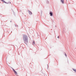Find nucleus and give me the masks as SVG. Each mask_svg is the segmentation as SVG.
<instances>
[{
  "label": "nucleus",
  "mask_w": 76,
  "mask_h": 76,
  "mask_svg": "<svg viewBox=\"0 0 76 76\" xmlns=\"http://www.w3.org/2000/svg\"><path fill=\"white\" fill-rule=\"evenodd\" d=\"M50 15L51 16H53V13L51 12H50Z\"/></svg>",
  "instance_id": "5"
},
{
  "label": "nucleus",
  "mask_w": 76,
  "mask_h": 76,
  "mask_svg": "<svg viewBox=\"0 0 76 76\" xmlns=\"http://www.w3.org/2000/svg\"><path fill=\"white\" fill-rule=\"evenodd\" d=\"M47 66H48V64H47Z\"/></svg>",
  "instance_id": "12"
},
{
  "label": "nucleus",
  "mask_w": 76,
  "mask_h": 76,
  "mask_svg": "<svg viewBox=\"0 0 76 76\" xmlns=\"http://www.w3.org/2000/svg\"><path fill=\"white\" fill-rule=\"evenodd\" d=\"M23 40L24 42L27 45L28 43V36L26 35H24L23 36Z\"/></svg>",
  "instance_id": "1"
},
{
  "label": "nucleus",
  "mask_w": 76,
  "mask_h": 76,
  "mask_svg": "<svg viewBox=\"0 0 76 76\" xmlns=\"http://www.w3.org/2000/svg\"><path fill=\"white\" fill-rule=\"evenodd\" d=\"M12 69L14 72H15V69Z\"/></svg>",
  "instance_id": "10"
},
{
  "label": "nucleus",
  "mask_w": 76,
  "mask_h": 76,
  "mask_svg": "<svg viewBox=\"0 0 76 76\" xmlns=\"http://www.w3.org/2000/svg\"><path fill=\"white\" fill-rule=\"evenodd\" d=\"M58 38H59V36H58Z\"/></svg>",
  "instance_id": "11"
},
{
  "label": "nucleus",
  "mask_w": 76,
  "mask_h": 76,
  "mask_svg": "<svg viewBox=\"0 0 76 76\" xmlns=\"http://www.w3.org/2000/svg\"><path fill=\"white\" fill-rule=\"evenodd\" d=\"M73 70L74 71V72H76V69H73Z\"/></svg>",
  "instance_id": "8"
},
{
  "label": "nucleus",
  "mask_w": 76,
  "mask_h": 76,
  "mask_svg": "<svg viewBox=\"0 0 76 76\" xmlns=\"http://www.w3.org/2000/svg\"><path fill=\"white\" fill-rule=\"evenodd\" d=\"M14 72H15V74H16V75H18V73H17V72H16V71H14Z\"/></svg>",
  "instance_id": "7"
},
{
  "label": "nucleus",
  "mask_w": 76,
  "mask_h": 76,
  "mask_svg": "<svg viewBox=\"0 0 76 76\" xmlns=\"http://www.w3.org/2000/svg\"><path fill=\"white\" fill-rule=\"evenodd\" d=\"M28 12L29 15H32V12H31L29 10H28Z\"/></svg>",
  "instance_id": "2"
},
{
  "label": "nucleus",
  "mask_w": 76,
  "mask_h": 76,
  "mask_svg": "<svg viewBox=\"0 0 76 76\" xmlns=\"http://www.w3.org/2000/svg\"><path fill=\"white\" fill-rule=\"evenodd\" d=\"M66 1H67V0H66Z\"/></svg>",
  "instance_id": "13"
},
{
  "label": "nucleus",
  "mask_w": 76,
  "mask_h": 76,
  "mask_svg": "<svg viewBox=\"0 0 76 76\" xmlns=\"http://www.w3.org/2000/svg\"><path fill=\"white\" fill-rule=\"evenodd\" d=\"M62 4H64V0H60Z\"/></svg>",
  "instance_id": "3"
},
{
  "label": "nucleus",
  "mask_w": 76,
  "mask_h": 76,
  "mask_svg": "<svg viewBox=\"0 0 76 76\" xmlns=\"http://www.w3.org/2000/svg\"><path fill=\"white\" fill-rule=\"evenodd\" d=\"M65 56H66V57H67V55H66V53H65Z\"/></svg>",
  "instance_id": "9"
},
{
  "label": "nucleus",
  "mask_w": 76,
  "mask_h": 76,
  "mask_svg": "<svg viewBox=\"0 0 76 76\" xmlns=\"http://www.w3.org/2000/svg\"><path fill=\"white\" fill-rule=\"evenodd\" d=\"M32 43L33 45H35V41H32Z\"/></svg>",
  "instance_id": "4"
},
{
  "label": "nucleus",
  "mask_w": 76,
  "mask_h": 76,
  "mask_svg": "<svg viewBox=\"0 0 76 76\" xmlns=\"http://www.w3.org/2000/svg\"><path fill=\"white\" fill-rule=\"evenodd\" d=\"M1 0V1H3V2H4V3H6L7 4H8V3H7V2H6L4 1V0Z\"/></svg>",
  "instance_id": "6"
}]
</instances>
